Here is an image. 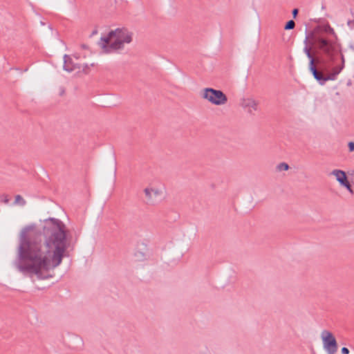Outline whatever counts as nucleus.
<instances>
[{
    "label": "nucleus",
    "mask_w": 354,
    "mask_h": 354,
    "mask_svg": "<svg viewBox=\"0 0 354 354\" xmlns=\"http://www.w3.org/2000/svg\"><path fill=\"white\" fill-rule=\"evenodd\" d=\"M71 236L66 225L59 219L44 221L42 231L35 224L25 226L19 235L17 257L13 266L24 275H36L38 279L51 278L45 274L59 266L66 256Z\"/></svg>",
    "instance_id": "f257e3e1"
},
{
    "label": "nucleus",
    "mask_w": 354,
    "mask_h": 354,
    "mask_svg": "<svg viewBox=\"0 0 354 354\" xmlns=\"http://www.w3.org/2000/svg\"><path fill=\"white\" fill-rule=\"evenodd\" d=\"M304 44L311 46L316 52L326 55L327 59L322 61L324 68L327 63L334 64L337 55L341 53V44L335 30L328 22L317 25L312 30L306 29Z\"/></svg>",
    "instance_id": "f03ea898"
},
{
    "label": "nucleus",
    "mask_w": 354,
    "mask_h": 354,
    "mask_svg": "<svg viewBox=\"0 0 354 354\" xmlns=\"http://www.w3.org/2000/svg\"><path fill=\"white\" fill-rule=\"evenodd\" d=\"M304 52L309 59L308 69L313 77L318 82V83L323 86L328 80H335L338 75L342 71L345 67V57L342 53V48L341 47V53L337 55V60L334 64L327 63L324 68L322 61L327 59V56L322 55L317 52L319 55L317 63L319 64V69L315 64V59L314 55L312 54L310 48L308 46H305Z\"/></svg>",
    "instance_id": "7ed1b4c3"
},
{
    "label": "nucleus",
    "mask_w": 354,
    "mask_h": 354,
    "mask_svg": "<svg viewBox=\"0 0 354 354\" xmlns=\"http://www.w3.org/2000/svg\"><path fill=\"white\" fill-rule=\"evenodd\" d=\"M133 40V32L125 28H118L109 32L106 36L101 37L99 43L103 52L110 53L124 48V44Z\"/></svg>",
    "instance_id": "20e7f679"
},
{
    "label": "nucleus",
    "mask_w": 354,
    "mask_h": 354,
    "mask_svg": "<svg viewBox=\"0 0 354 354\" xmlns=\"http://www.w3.org/2000/svg\"><path fill=\"white\" fill-rule=\"evenodd\" d=\"M201 95L202 98L216 106L225 104L228 100L223 91L209 87L203 89Z\"/></svg>",
    "instance_id": "39448f33"
},
{
    "label": "nucleus",
    "mask_w": 354,
    "mask_h": 354,
    "mask_svg": "<svg viewBox=\"0 0 354 354\" xmlns=\"http://www.w3.org/2000/svg\"><path fill=\"white\" fill-rule=\"evenodd\" d=\"M324 348L328 354H335L338 348V344L335 337L329 330H324L321 333Z\"/></svg>",
    "instance_id": "423d86ee"
},
{
    "label": "nucleus",
    "mask_w": 354,
    "mask_h": 354,
    "mask_svg": "<svg viewBox=\"0 0 354 354\" xmlns=\"http://www.w3.org/2000/svg\"><path fill=\"white\" fill-rule=\"evenodd\" d=\"M80 68H81V64L75 63L70 55H64V65H63V69L64 71L71 73L76 69H80Z\"/></svg>",
    "instance_id": "0eeeda50"
},
{
    "label": "nucleus",
    "mask_w": 354,
    "mask_h": 354,
    "mask_svg": "<svg viewBox=\"0 0 354 354\" xmlns=\"http://www.w3.org/2000/svg\"><path fill=\"white\" fill-rule=\"evenodd\" d=\"M330 174L335 176L337 181H338L340 185H342L348 180L346 173L341 169H334L331 171Z\"/></svg>",
    "instance_id": "6e6552de"
},
{
    "label": "nucleus",
    "mask_w": 354,
    "mask_h": 354,
    "mask_svg": "<svg viewBox=\"0 0 354 354\" xmlns=\"http://www.w3.org/2000/svg\"><path fill=\"white\" fill-rule=\"evenodd\" d=\"M144 192L147 198V203L151 205L154 203L153 196H158L160 194V192L158 189L148 187L144 189Z\"/></svg>",
    "instance_id": "1a4fd4ad"
},
{
    "label": "nucleus",
    "mask_w": 354,
    "mask_h": 354,
    "mask_svg": "<svg viewBox=\"0 0 354 354\" xmlns=\"http://www.w3.org/2000/svg\"><path fill=\"white\" fill-rule=\"evenodd\" d=\"M258 103L252 99H243L241 102V106L243 108H252L254 110H257Z\"/></svg>",
    "instance_id": "9d476101"
},
{
    "label": "nucleus",
    "mask_w": 354,
    "mask_h": 354,
    "mask_svg": "<svg viewBox=\"0 0 354 354\" xmlns=\"http://www.w3.org/2000/svg\"><path fill=\"white\" fill-rule=\"evenodd\" d=\"M135 257L137 258L138 261H142L146 257V254L144 252H142L140 250H136L135 254Z\"/></svg>",
    "instance_id": "9b49d317"
},
{
    "label": "nucleus",
    "mask_w": 354,
    "mask_h": 354,
    "mask_svg": "<svg viewBox=\"0 0 354 354\" xmlns=\"http://www.w3.org/2000/svg\"><path fill=\"white\" fill-rule=\"evenodd\" d=\"M295 22L293 21V20H289L288 21L286 24H285V26H284V29L285 30H292L295 28Z\"/></svg>",
    "instance_id": "f8f14e48"
},
{
    "label": "nucleus",
    "mask_w": 354,
    "mask_h": 354,
    "mask_svg": "<svg viewBox=\"0 0 354 354\" xmlns=\"http://www.w3.org/2000/svg\"><path fill=\"white\" fill-rule=\"evenodd\" d=\"M277 168L279 171H288L290 167L286 162H281L277 165Z\"/></svg>",
    "instance_id": "ddd939ff"
},
{
    "label": "nucleus",
    "mask_w": 354,
    "mask_h": 354,
    "mask_svg": "<svg viewBox=\"0 0 354 354\" xmlns=\"http://www.w3.org/2000/svg\"><path fill=\"white\" fill-rule=\"evenodd\" d=\"M15 204H19L20 205H24L26 204V201L21 197L20 195L15 196Z\"/></svg>",
    "instance_id": "4468645a"
},
{
    "label": "nucleus",
    "mask_w": 354,
    "mask_h": 354,
    "mask_svg": "<svg viewBox=\"0 0 354 354\" xmlns=\"http://www.w3.org/2000/svg\"><path fill=\"white\" fill-rule=\"evenodd\" d=\"M341 186L345 187L351 194H354L351 184L350 183L348 179Z\"/></svg>",
    "instance_id": "2eb2a0df"
},
{
    "label": "nucleus",
    "mask_w": 354,
    "mask_h": 354,
    "mask_svg": "<svg viewBox=\"0 0 354 354\" xmlns=\"http://www.w3.org/2000/svg\"><path fill=\"white\" fill-rule=\"evenodd\" d=\"M341 186L345 187L351 194H354L351 184L350 183L348 179Z\"/></svg>",
    "instance_id": "dca6fc26"
},
{
    "label": "nucleus",
    "mask_w": 354,
    "mask_h": 354,
    "mask_svg": "<svg viewBox=\"0 0 354 354\" xmlns=\"http://www.w3.org/2000/svg\"><path fill=\"white\" fill-rule=\"evenodd\" d=\"M1 201L5 204H8L10 201V199L8 198V195L3 194L0 196Z\"/></svg>",
    "instance_id": "f3484780"
},
{
    "label": "nucleus",
    "mask_w": 354,
    "mask_h": 354,
    "mask_svg": "<svg viewBox=\"0 0 354 354\" xmlns=\"http://www.w3.org/2000/svg\"><path fill=\"white\" fill-rule=\"evenodd\" d=\"M347 26L351 29H354V19H348L347 21Z\"/></svg>",
    "instance_id": "a211bd4d"
},
{
    "label": "nucleus",
    "mask_w": 354,
    "mask_h": 354,
    "mask_svg": "<svg viewBox=\"0 0 354 354\" xmlns=\"http://www.w3.org/2000/svg\"><path fill=\"white\" fill-rule=\"evenodd\" d=\"M348 147L350 152L354 151V142H349L348 143Z\"/></svg>",
    "instance_id": "6ab92c4d"
},
{
    "label": "nucleus",
    "mask_w": 354,
    "mask_h": 354,
    "mask_svg": "<svg viewBox=\"0 0 354 354\" xmlns=\"http://www.w3.org/2000/svg\"><path fill=\"white\" fill-rule=\"evenodd\" d=\"M299 14V9L298 8H294L292 10V15L294 19H295Z\"/></svg>",
    "instance_id": "aec40b11"
},
{
    "label": "nucleus",
    "mask_w": 354,
    "mask_h": 354,
    "mask_svg": "<svg viewBox=\"0 0 354 354\" xmlns=\"http://www.w3.org/2000/svg\"><path fill=\"white\" fill-rule=\"evenodd\" d=\"M88 69H89V66L87 64H85L83 66V68H82V72L85 74H88Z\"/></svg>",
    "instance_id": "412c9836"
},
{
    "label": "nucleus",
    "mask_w": 354,
    "mask_h": 354,
    "mask_svg": "<svg viewBox=\"0 0 354 354\" xmlns=\"http://www.w3.org/2000/svg\"><path fill=\"white\" fill-rule=\"evenodd\" d=\"M341 352L342 354H348L349 353V349L346 347H342L341 349Z\"/></svg>",
    "instance_id": "4be33fe9"
},
{
    "label": "nucleus",
    "mask_w": 354,
    "mask_h": 354,
    "mask_svg": "<svg viewBox=\"0 0 354 354\" xmlns=\"http://www.w3.org/2000/svg\"><path fill=\"white\" fill-rule=\"evenodd\" d=\"M349 48H350V49H351L354 52V44H351L349 45Z\"/></svg>",
    "instance_id": "5701e85b"
},
{
    "label": "nucleus",
    "mask_w": 354,
    "mask_h": 354,
    "mask_svg": "<svg viewBox=\"0 0 354 354\" xmlns=\"http://www.w3.org/2000/svg\"><path fill=\"white\" fill-rule=\"evenodd\" d=\"M69 3L71 4V5H74L75 4V0H70L69 1Z\"/></svg>",
    "instance_id": "b1692460"
},
{
    "label": "nucleus",
    "mask_w": 354,
    "mask_h": 354,
    "mask_svg": "<svg viewBox=\"0 0 354 354\" xmlns=\"http://www.w3.org/2000/svg\"><path fill=\"white\" fill-rule=\"evenodd\" d=\"M97 30H94L92 32L91 36H92V35H95V34H97Z\"/></svg>",
    "instance_id": "393cba45"
},
{
    "label": "nucleus",
    "mask_w": 354,
    "mask_h": 354,
    "mask_svg": "<svg viewBox=\"0 0 354 354\" xmlns=\"http://www.w3.org/2000/svg\"><path fill=\"white\" fill-rule=\"evenodd\" d=\"M82 48L84 49H86L88 46L86 44H82Z\"/></svg>",
    "instance_id": "a878e982"
},
{
    "label": "nucleus",
    "mask_w": 354,
    "mask_h": 354,
    "mask_svg": "<svg viewBox=\"0 0 354 354\" xmlns=\"http://www.w3.org/2000/svg\"><path fill=\"white\" fill-rule=\"evenodd\" d=\"M64 92H65L64 89H62V91L60 92L59 95H63L64 94Z\"/></svg>",
    "instance_id": "bb28decb"
}]
</instances>
